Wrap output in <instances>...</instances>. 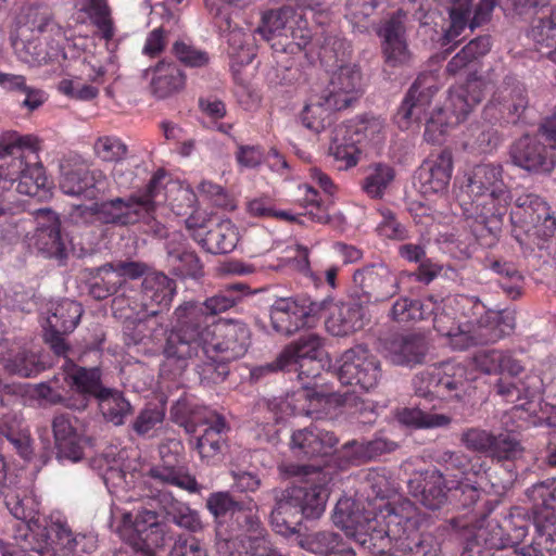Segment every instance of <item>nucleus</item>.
<instances>
[{
	"instance_id": "2f4dec72",
	"label": "nucleus",
	"mask_w": 556,
	"mask_h": 556,
	"mask_svg": "<svg viewBox=\"0 0 556 556\" xmlns=\"http://www.w3.org/2000/svg\"><path fill=\"white\" fill-rule=\"evenodd\" d=\"M90 212L96 220L105 225L129 226L141 220L146 223L141 207L131 194L127 198L116 197L94 202L90 206Z\"/></svg>"
},
{
	"instance_id": "49530a36",
	"label": "nucleus",
	"mask_w": 556,
	"mask_h": 556,
	"mask_svg": "<svg viewBox=\"0 0 556 556\" xmlns=\"http://www.w3.org/2000/svg\"><path fill=\"white\" fill-rule=\"evenodd\" d=\"M334 111L338 110L325 93L313 91L301 112L300 118L305 128L319 134L331 124V116Z\"/></svg>"
},
{
	"instance_id": "f3484780",
	"label": "nucleus",
	"mask_w": 556,
	"mask_h": 556,
	"mask_svg": "<svg viewBox=\"0 0 556 556\" xmlns=\"http://www.w3.org/2000/svg\"><path fill=\"white\" fill-rule=\"evenodd\" d=\"M382 377L380 362L363 345L345 351L338 378L342 384L359 387L364 391L375 389Z\"/></svg>"
},
{
	"instance_id": "bb28decb",
	"label": "nucleus",
	"mask_w": 556,
	"mask_h": 556,
	"mask_svg": "<svg viewBox=\"0 0 556 556\" xmlns=\"http://www.w3.org/2000/svg\"><path fill=\"white\" fill-rule=\"evenodd\" d=\"M160 454L161 463L150 468L148 473L150 478L162 484L174 485L189 493H200L201 485L195 477L189 472V468L177 452H170L169 447L161 446Z\"/></svg>"
},
{
	"instance_id": "8fccbe9b",
	"label": "nucleus",
	"mask_w": 556,
	"mask_h": 556,
	"mask_svg": "<svg viewBox=\"0 0 556 556\" xmlns=\"http://www.w3.org/2000/svg\"><path fill=\"white\" fill-rule=\"evenodd\" d=\"M396 177L395 168L384 162H375L365 169L361 190L371 200H381Z\"/></svg>"
},
{
	"instance_id": "603ef678",
	"label": "nucleus",
	"mask_w": 556,
	"mask_h": 556,
	"mask_svg": "<svg viewBox=\"0 0 556 556\" xmlns=\"http://www.w3.org/2000/svg\"><path fill=\"white\" fill-rule=\"evenodd\" d=\"M167 262L175 276L193 279L203 276V266L197 253L176 247L173 242L167 244Z\"/></svg>"
},
{
	"instance_id": "c9c22d12",
	"label": "nucleus",
	"mask_w": 556,
	"mask_h": 556,
	"mask_svg": "<svg viewBox=\"0 0 556 556\" xmlns=\"http://www.w3.org/2000/svg\"><path fill=\"white\" fill-rule=\"evenodd\" d=\"M152 74L150 91L156 99H166L181 91L186 86L185 72L173 61L163 59L144 71V77Z\"/></svg>"
},
{
	"instance_id": "69168bd1",
	"label": "nucleus",
	"mask_w": 556,
	"mask_h": 556,
	"mask_svg": "<svg viewBox=\"0 0 556 556\" xmlns=\"http://www.w3.org/2000/svg\"><path fill=\"white\" fill-rule=\"evenodd\" d=\"M397 419L401 424L415 429L446 428L452 422L448 415L425 412L418 407L403 408L399 412Z\"/></svg>"
},
{
	"instance_id": "13d9d810",
	"label": "nucleus",
	"mask_w": 556,
	"mask_h": 556,
	"mask_svg": "<svg viewBox=\"0 0 556 556\" xmlns=\"http://www.w3.org/2000/svg\"><path fill=\"white\" fill-rule=\"evenodd\" d=\"M307 548L320 556H355L354 549L343 540V538L333 532L319 531L307 538Z\"/></svg>"
},
{
	"instance_id": "4d7b16f0",
	"label": "nucleus",
	"mask_w": 556,
	"mask_h": 556,
	"mask_svg": "<svg viewBox=\"0 0 556 556\" xmlns=\"http://www.w3.org/2000/svg\"><path fill=\"white\" fill-rule=\"evenodd\" d=\"M363 148L348 134L342 126L336 130L329 152L337 162L340 163L339 169H350L355 167L361 161Z\"/></svg>"
},
{
	"instance_id": "0eeeda50",
	"label": "nucleus",
	"mask_w": 556,
	"mask_h": 556,
	"mask_svg": "<svg viewBox=\"0 0 556 556\" xmlns=\"http://www.w3.org/2000/svg\"><path fill=\"white\" fill-rule=\"evenodd\" d=\"M412 386L417 396L445 402L465 403L473 391L467 368L455 361L427 366L414 375Z\"/></svg>"
},
{
	"instance_id": "7ed1b4c3",
	"label": "nucleus",
	"mask_w": 556,
	"mask_h": 556,
	"mask_svg": "<svg viewBox=\"0 0 556 556\" xmlns=\"http://www.w3.org/2000/svg\"><path fill=\"white\" fill-rule=\"evenodd\" d=\"M503 166L480 163L464 175L458 195L465 218L481 244L493 245L502 231L511 194L503 179Z\"/></svg>"
},
{
	"instance_id": "20e7f679",
	"label": "nucleus",
	"mask_w": 556,
	"mask_h": 556,
	"mask_svg": "<svg viewBox=\"0 0 556 556\" xmlns=\"http://www.w3.org/2000/svg\"><path fill=\"white\" fill-rule=\"evenodd\" d=\"M285 472L300 480L276 496L270 523L277 533L289 536L300 531L304 519H318L324 514L331 477L320 468L296 464L286 465Z\"/></svg>"
},
{
	"instance_id": "1a4fd4ad",
	"label": "nucleus",
	"mask_w": 556,
	"mask_h": 556,
	"mask_svg": "<svg viewBox=\"0 0 556 556\" xmlns=\"http://www.w3.org/2000/svg\"><path fill=\"white\" fill-rule=\"evenodd\" d=\"M514 165L532 173H551L556 165V114L547 117L535 135H525L510 147Z\"/></svg>"
},
{
	"instance_id": "c85d7f7f",
	"label": "nucleus",
	"mask_w": 556,
	"mask_h": 556,
	"mask_svg": "<svg viewBox=\"0 0 556 556\" xmlns=\"http://www.w3.org/2000/svg\"><path fill=\"white\" fill-rule=\"evenodd\" d=\"M52 430L58 455L74 462L79 460L87 443L83 422L72 415L60 414L52 420Z\"/></svg>"
},
{
	"instance_id": "a19ab883",
	"label": "nucleus",
	"mask_w": 556,
	"mask_h": 556,
	"mask_svg": "<svg viewBox=\"0 0 556 556\" xmlns=\"http://www.w3.org/2000/svg\"><path fill=\"white\" fill-rule=\"evenodd\" d=\"M386 121L374 115H362L348 121L343 127L363 149L378 148L387 138Z\"/></svg>"
},
{
	"instance_id": "72a5a7b5",
	"label": "nucleus",
	"mask_w": 556,
	"mask_h": 556,
	"mask_svg": "<svg viewBox=\"0 0 556 556\" xmlns=\"http://www.w3.org/2000/svg\"><path fill=\"white\" fill-rule=\"evenodd\" d=\"M404 17L405 14L400 10L383 23L378 33L383 39L382 51L384 62L390 67L406 65L410 59V53L404 37Z\"/></svg>"
},
{
	"instance_id": "680f3d73",
	"label": "nucleus",
	"mask_w": 556,
	"mask_h": 556,
	"mask_svg": "<svg viewBox=\"0 0 556 556\" xmlns=\"http://www.w3.org/2000/svg\"><path fill=\"white\" fill-rule=\"evenodd\" d=\"M501 136L496 129L482 124L471 125L466 134L464 148L476 154H489L497 149Z\"/></svg>"
},
{
	"instance_id": "6ab92c4d",
	"label": "nucleus",
	"mask_w": 556,
	"mask_h": 556,
	"mask_svg": "<svg viewBox=\"0 0 556 556\" xmlns=\"http://www.w3.org/2000/svg\"><path fill=\"white\" fill-rule=\"evenodd\" d=\"M25 547L37 549L39 556H72L77 546L66 522L58 519L35 531L25 532Z\"/></svg>"
},
{
	"instance_id": "dca6fc26",
	"label": "nucleus",
	"mask_w": 556,
	"mask_h": 556,
	"mask_svg": "<svg viewBox=\"0 0 556 556\" xmlns=\"http://www.w3.org/2000/svg\"><path fill=\"white\" fill-rule=\"evenodd\" d=\"M355 293L359 302L376 304L399 293L397 276L384 264H370L353 275Z\"/></svg>"
},
{
	"instance_id": "423d86ee",
	"label": "nucleus",
	"mask_w": 556,
	"mask_h": 556,
	"mask_svg": "<svg viewBox=\"0 0 556 556\" xmlns=\"http://www.w3.org/2000/svg\"><path fill=\"white\" fill-rule=\"evenodd\" d=\"M208 336L200 343V346L191 351L189 355L169 349V340L164 345L165 362L162 365V371H169L174 376H179L187 367V362L200 354L218 364L228 363L242 357L251 341V331L249 327L239 320H222L208 328Z\"/></svg>"
},
{
	"instance_id": "de8ad7c7",
	"label": "nucleus",
	"mask_w": 556,
	"mask_h": 556,
	"mask_svg": "<svg viewBox=\"0 0 556 556\" xmlns=\"http://www.w3.org/2000/svg\"><path fill=\"white\" fill-rule=\"evenodd\" d=\"M523 452L520 442L511 437L509 433H500L494 435V442L490 448L489 455L496 459L501 467L507 471V478L501 481L503 488L508 484L517 477L514 460L519 458Z\"/></svg>"
},
{
	"instance_id": "473e14b6",
	"label": "nucleus",
	"mask_w": 556,
	"mask_h": 556,
	"mask_svg": "<svg viewBox=\"0 0 556 556\" xmlns=\"http://www.w3.org/2000/svg\"><path fill=\"white\" fill-rule=\"evenodd\" d=\"M338 443L339 438L332 431L312 424L294 431L290 445L296 456L313 458L330 454Z\"/></svg>"
},
{
	"instance_id": "a18cd8bd",
	"label": "nucleus",
	"mask_w": 556,
	"mask_h": 556,
	"mask_svg": "<svg viewBox=\"0 0 556 556\" xmlns=\"http://www.w3.org/2000/svg\"><path fill=\"white\" fill-rule=\"evenodd\" d=\"M362 302H343L337 306L327 320L329 332L337 337H345L364 328L365 309Z\"/></svg>"
},
{
	"instance_id": "0e129e2a",
	"label": "nucleus",
	"mask_w": 556,
	"mask_h": 556,
	"mask_svg": "<svg viewBox=\"0 0 556 556\" xmlns=\"http://www.w3.org/2000/svg\"><path fill=\"white\" fill-rule=\"evenodd\" d=\"M312 40L311 29L306 21L294 20L285 36L270 43L275 52L295 54L304 50Z\"/></svg>"
},
{
	"instance_id": "bf43d9fd",
	"label": "nucleus",
	"mask_w": 556,
	"mask_h": 556,
	"mask_svg": "<svg viewBox=\"0 0 556 556\" xmlns=\"http://www.w3.org/2000/svg\"><path fill=\"white\" fill-rule=\"evenodd\" d=\"M97 401L104 419L115 426L124 425L132 413L130 403L117 390L106 388Z\"/></svg>"
},
{
	"instance_id": "f8f14e48",
	"label": "nucleus",
	"mask_w": 556,
	"mask_h": 556,
	"mask_svg": "<svg viewBox=\"0 0 556 556\" xmlns=\"http://www.w3.org/2000/svg\"><path fill=\"white\" fill-rule=\"evenodd\" d=\"M299 191L302 195L298 199V203L303 207V212L294 214L291 211L278 210L269 197H260L248 201L247 211L251 216L258 218H275L295 223L299 222V217L307 216L312 222L327 223L329 216L318 191L307 184L299 186Z\"/></svg>"
},
{
	"instance_id": "39448f33",
	"label": "nucleus",
	"mask_w": 556,
	"mask_h": 556,
	"mask_svg": "<svg viewBox=\"0 0 556 556\" xmlns=\"http://www.w3.org/2000/svg\"><path fill=\"white\" fill-rule=\"evenodd\" d=\"M247 286L233 283L218 293L205 299L204 302L189 301L180 304L174 312L175 325L167 336L169 349L189 355L210 334L218 321L215 317L235 307L241 300Z\"/></svg>"
},
{
	"instance_id": "864d4df0",
	"label": "nucleus",
	"mask_w": 556,
	"mask_h": 556,
	"mask_svg": "<svg viewBox=\"0 0 556 556\" xmlns=\"http://www.w3.org/2000/svg\"><path fill=\"white\" fill-rule=\"evenodd\" d=\"M295 11L292 7L283 5L278 10H269L262 16V23L256 31L271 43L288 33L289 26L294 23Z\"/></svg>"
},
{
	"instance_id": "9b49d317",
	"label": "nucleus",
	"mask_w": 556,
	"mask_h": 556,
	"mask_svg": "<svg viewBox=\"0 0 556 556\" xmlns=\"http://www.w3.org/2000/svg\"><path fill=\"white\" fill-rule=\"evenodd\" d=\"M119 538L131 551H119L114 556H156L155 549L164 545L165 535L159 521V515L152 509L124 514L117 528Z\"/></svg>"
},
{
	"instance_id": "ea45409f",
	"label": "nucleus",
	"mask_w": 556,
	"mask_h": 556,
	"mask_svg": "<svg viewBox=\"0 0 556 556\" xmlns=\"http://www.w3.org/2000/svg\"><path fill=\"white\" fill-rule=\"evenodd\" d=\"M105 182V175L100 169H72L60 181L61 190L68 195H81L96 199Z\"/></svg>"
},
{
	"instance_id": "f03ea898",
	"label": "nucleus",
	"mask_w": 556,
	"mask_h": 556,
	"mask_svg": "<svg viewBox=\"0 0 556 556\" xmlns=\"http://www.w3.org/2000/svg\"><path fill=\"white\" fill-rule=\"evenodd\" d=\"M485 89L486 81L482 77H470L465 84L452 87L445 108H439L428 117L432 98L439 89L431 74H421L405 94L396 122L400 128H408L413 123L426 121L425 139L438 142L448 128L466 119L485 97Z\"/></svg>"
},
{
	"instance_id": "c03bdc74",
	"label": "nucleus",
	"mask_w": 556,
	"mask_h": 556,
	"mask_svg": "<svg viewBox=\"0 0 556 556\" xmlns=\"http://www.w3.org/2000/svg\"><path fill=\"white\" fill-rule=\"evenodd\" d=\"M517 208L523 212V219L533 227L542 226L545 236H552L556 230V216L547 203L539 195L523 193L515 200Z\"/></svg>"
},
{
	"instance_id": "c756f323",
	"label": "nucleus",
	"mask_w": 556,
	"mask_h": 556,
	"mask_svg": "<svg viewBox=\"0 0 556 556\" xmlns=\"http://www.w3.org/2000/svg\"><path fill=\"white\" fill-rule=\"evenodd\" d=\"M362 90L361 68L355 64L341 65L333 72L325 93L337 110L346 109L354 102Z\"/></svg>"
},
{
	"instance_id": "f704fd0d",
	"label": "nucleus",
	"mask_w": 556,
	"mask_h": 556,
	"mask_svg": "<svg viewBox=\"0 0 556 556\" xmlns=\"http://www.w3.org/2000/svg\"><path fill=\"white\" fill-rule=\"evenodd\" d=\"M191 236L205 251L212 254L230 253L239 241L238 229L229 219L220 220L210 228L204 226L195 228Z\"/></svg>"
},
{
	"instance_id": "4468645a",
	"label": "nucleus",
	"mask_w": 556,
	"mask_h": 556,
	"mask_svg": "<svg viewBox=\"0 0 556 556\" xmlns=\"http://www.w3.org/2000/svg\"><path fill=\"white\" fill-rule=\"evenodd\" d=\"M529 103L526 86L508 74L493 92L482 115L489 124L517 123Z\"/></svg>"
},
{
	"instance_id": "6e6d98bb",
	"label": "nucleus",
	"mask_w": 556,
	"mask_h": 556,
	"mask_svg": "<svg viewBox=\"0 0 556 556\" xmlns=\"http://www.w3.org/2000/svg\"><path fill=\"white\" fill-rule=\"evenodd\" d=\"M530 37L536 49L546 54L549 60L556 62V9L549 14L535 20L530 30Z\"/></svg>"
},
{
	"instance_id": "79ce46f5",
	"label": "nucleus",
	"mask_w": 556,
	"mask_h": 556,
	"mask_svg": "<svg viewBox=\"0 0 556 556\" xmlns=\"http://www.w3.org/2000/svg\"><path fill=\"white\" fill-rule=\"evenodd\" d=\"M0 363L9 372L22 377L35 376L41 369L34 353L8 339L0 342Z\"/></svg>"
},
{
	"instance_id": "b1692460",
	"label": "nucleus",
	"mask_w": 556,
	"mask_h": 556,
	"mask_svg": "<svg viewBox=\"0 0 556 556\" xmlns=\"http://www.w3.org/2000/svg\"><path fill=\"white\" fill-rule=\"evenodd\" d=\"M447 492L450 494L448 498L455 501L463 509H468V513L453 519V527L456 529H458L457 522L479 521V517H488L495 508L494 503L486 497V494L469 483L468 479L451 480Z\"/></svg>"
},
{
	"instance_id": "e2e57ef3",
	"label": "nucleus",
	"mask_w": 556,
	"mask_h": 556,
	"mask_svg": "<svg viewBox=\"0 0 556 556\" xmlns=\"http://www.w3.org/2000/svg\"><path fill=\"white\" fill-rule=\"evenodd\" d=\"M83 315L81 305L73 300L64 299L56 303L47 319L48 328L72 332Z\"/></svg>"
},
{
	"instance_id": "e433bc0d",
	"label": "nucleus",
	"mask_w": 556,
	"mask_h": 556,
	"mask_svg": "<svg viewBox=\"0 0 556 556\" xmlns=\"http://www.w3.org/2000/svg\"><path fill=\"white\" fill-rule=\"evenodd\" d=\"M390 361L400 366L421 364L428 353V344L424 336L417 333L394 336L387 343Z\"/></svg>"
},
{
	"instance_id": "09e8293b",
	"label": "nucleus",
	"mask_w": 556,
	"mask_h": 556,
	"mask_svg": "<svg viewBox=\"0 0 556 556\" xmlns=\"http://www.w3.org/2000/svg\"><path fill=\"white\" fill-rule=\"evenodd\" d=\"M165 177L166 174L164 170H157L153 174L141 193L131 194L138 203V206L141 207V213L146 218V224L154 223L151 228L157 237H163L165 235L164 227L160 223H156L153 216L156 203L160 202L159 197L162 194L163 190L166 191V186H164L163 182Z\"/></svg>"
},
{
	"instance_id": "4be33fe9",
	"label": "nucleus",
	"mask_w": 556,
	"mask_h": 556,
	"mask_svg": "<svg viewBox=\"0 0 556 556\" xmlns=\"http://www.w3.org/2000/svg\"><path fill=\"white\" fill-rule=\"evenodd\" d=\"M484 313V305L475 296L464 294L448 295L432 313L433 327L442 337L451 334L458 320H465Z\"/></svg>"
},
{
	"instance_id": "a211bd4d",
	"label": "nucleus",
	"mask_w": 556,
	"mask_h": 556,
	"mask_svg": "<svg viewBox=\"0 0 556 556\" xmlns=\"http://www.w3.org/2000/svg\"><path fill=\"white\" fill-rule=\"evenodd\" d=\"M64 380L70 387L74 401L68 402L67 408L84 410L91 400H98L106 387L102 384V372L99 367L86 368L67 359L63 366Z\"/></svg>"
},
{
	"instance_id": "ddd939ff",
	"label": "nucleus",
	"mask_w": 556,
	"mask_h": 556,
	"mask_svg": "<svg viewBox=\"0 0 556 556\" xmlns=\"http://www.w3.org/2000/svg\"><path fill=\"white\" fill-rule=\"evenodd\" d=\"M176 293V283L173 279L163 273H151L144 276L140 295V304L136 300L130 301L132 296L126 295L125 291L121 296L113 300V306L116 309L124 308V303L132 314L139 316H155L165 308H168Z\"/></svg>"
},
{
	"instance_id": "412c9836",
	"label": "nucleus",
	"mask_w": 556,
	"mask_h": 556,
	"mask_svg": "<svg viewBox=\"0 0 556 556\" xmlns=\"http://www.w3.org/2000/svg\"><path fill=\"white\" fill-rule=\"evenodd\" d=\"M479 521L460 523L457 522L458 530L464 531L466 545L464 551L469 548L479 549V556L490 555L500 548L514 547L510 539L496 520L486 521V517H479Z\"/></svg>"
},
{
	"instance_id": "aec40b11",
	"label": "nucleus",
	"mask_w": 556,
	"mask_h": 556,
	"mask_svg": "<svg viewBox=\"0 0 556 556\" xmlns=\"http://www.w3.org/2000/svg\"><path fill=\"white\" fill-rule=\"evenodd\" d=\"M144 267L137 262L111 263L93 268L92 282L89 293L96 300H104L115 294L121 288H126L127 278L136 279L142 276Z\"/></svg>"
},
{
	"instance_id": "f257e3e1",
	"label": "nucleus",
	"mask_w": 556,
	"mask_h": 556,
	"mask_svg": "<svg viewBox=\"0 0 556 556\" xmlns=\"http://www.w3.org/2000/svg\"><path fill=\"white\" fill-rule=\"evenodd\" d=\"M379 513L361 510L356 502L341 498L336 504L332 521L363 548L388 546L407 556H440V543L431 533H407L410 517L400 515L390 503L379 505Z\"/></svg>"
},
{
	"instance_id": "6e6552de",
	"label": "nucleus",
	"mask_w": 556,
	"mask_h": 556,
	"mask_svg": "<svg viewBox=\"0 0 556 556\" xmlns=\"http://www.w3.org/2000/svg\"><path fill=\"white\" fill-rule=\"evenodd\" d=\"M515 328V317L506 311H486L478 316L458 320L457 327L447 334V344L456 351L473 345L488 344L508 336Z\"/></svg>"
},
{
	"instance_id": "37998d69",
	"label": "nucleus",
	"mask_w": 556,
	"mask_h": 556,
	"mask_svg": "<svg viewBox=\"0 0 556 556\" xmlns=\"http://www.w3.org/2000/svg\"><path fill=\"white\" fill-rule=\"evenodd\" d=\"M299 399L305 401L300 412L314 419L331 418L338 408L346 405L348 399L336 392H319L315 388L300 391Z\"/></svg>"
},
{
	"instance_id": "7c9ffc66",
	"label": "nucleus",
	"mask_w": 556,
	"mask_h": 556,
	"mask_svg": "<svg viewBox=\"0 0 556 556\" xmlns=\"http://www.w3.org/2000/svg\"><path fill=\"white\" fill-rule=\"evenodd\" d=\"M447 486H451V481H446L437 469L416 472L408 481L409 494L431 510L441 508L447 501Z\"/></svg>"
},
{
	"instance_id": "774afa93",
	"label": "nucleus",
	"mask_w": 556,
	"mask_h": 556,
	"mask_svg": "<svg viewBox=\"0 0 556 556\" xmlns=\"http://www.w3.org/2000/svg\"><path fill=\"white\" fill-rule=\"evenodd\" d=\"M226 532L224 528H216V551L219 556H251L252 542L256 536L248 535L239 539L232 534L226 535Z\"/></svg>"
},
{
	"instance_id": "58836bf2",
	"label": "nucleus",
	"mask_w": 556,
	"mask_h": 556,
	"mask_svg": "<svg viewBox=\"0 0 556 556\" xmlns=\"http://www.w3.org/2000/svg\"><path fill=\"white\" fill-rule=\"evenodd\" d=\"M552 382V378L542 377L535 372H529L517 382L506 378H500L494 388L496 393L506 402L516 403L522 399L531 400L543 393L545 388Z\"/></svg>"
},
{
	"instance_id": "2eb2a0df",
	"label": "nucleus",
	"mask_w": 556,
	"mask_h": 556,
	"mask_svg": "<svg viewBox=\"0 0 556 556\" xmlns=\"http://www.w3.org/2000/svg\"><path fill=\"white\" fill-rule=\"evenodd\" d=\"M327 300L313 302L308 299L281 298L270 307V320L276 332L291 336L305 327H313Z\"/></svg>"
},
{
	"instance_id": "393cba45",
	"label": "nucleus",
	"mask_w": 556,
	"mask_h": 556,
	"mask_svg": "<svg viewBox=\"0 0 556 556\" xmlns=\"http://www.w3.org/2000/svg\"><path fill=\"white\" fill-rule=\"evenodd\" d=\"M450 8V26L442 37V45L446 46L457 38L469 27L471 30L481 26L491 18V14L495 8L496 0H480L477 4L473 16H470L471 0H447Z\"/></svg>"
},
{
	"instance_id": "4c0bfd02",
	"label": "nucleus",
	"mask_w": 556,
	"mask_h": 556,
	"mask_svg": "<svg viewBox=\"0 0 556 556\" xmlns=\"http://www.w3.org/2000/svg\"><path fill=\"white\" fill-rule=\"evenodd\" d=\"M4 503L10 513L18 520H22L24 533L40 529L39 507L40 502L31 490L16 489L14 491L4 490Z\"/></svg>"
},
{
	"instance_id": "3c124183",
	"label": "nucleus",
	"mask_w": 556,
	"mask_h": 556,
	"mask_svg": "<svg viewBox=\"0 0 556 556\" xmlns=\"http://www.w3.org/2000/svg\"><path fill=\"white\" fill-rule=\"evenodd\" d=\"M484 267L498 276V285L509 298L521 294L525 278L514 263L490 255L484 258Z\"/></svg>"
},
{
	"instance_id": "9d476101",
	"label": "nucleus",
	"mask_w": 556,
	"mask_h": 556,
	"mask_svg": "<svg viewBox=\"0 0 556 556\" xmlns=\"http://www.w3.org/2000/svg\"><path fill=\"white\" fill-rule=\"evenodd\" d=\"M323 339L316 333H307L287 345L278 355L282 371L296 372V379L306 391L317 387L325 363L323 361Z\"/></svg>"
},
{
	"instance_id": "a878e982",
	"label": "nucleus",
	"mask_w": 556,
	"mask_h": 556,
	"mask_svg": "<svg viewBox=\"0 0 556 556\" xmlns=\"http://www.w3.org/2000/svg\"><path fill=\"white\" fill-rule=\"evenodd\" d=\"M454 162L451 150L431 153L419 166L417 179L424 195L442 194L450 185Z\"/></svg>"
},
{
	"instance_id": "5701e85b",
	"label": "nucleus",
	"mask_w": 556,
	"mask_h": 556,
	"mask_svg": "<svg viewBox=\"0 0 556 556\" xmlns=\"http://www.w3.org/2000/svg\"><path fill=\"white\" fill-rule=\"evenodd\" d=\"M36 222L34 245L37 251L45 257L64 262L68 256V250L61 231L59 215L52 210L41 208L37 212Z\"/></svg>"
},
{
	"instance_id": "cd10ccee",
	"label": "nucleus",
	"mask_w": 556,
	"mask_h": 556,
	"mask_svg": "<svg viewBox=\"0 0 556 556\" xmlns=\"http://www.w3.org/2000/svg\"><path fill=\"white\" fill-rule=\"evenodd\" d=\"M202 433L195 437L194 448L201 460L207 465H216L222 460L227 442L229 427L223 415L210 413L204 415Z\"/></svg>"
},
{
	"instance_id": "052dcab7",
	"label": "nucleus",
	"mask_w": 556,
	"mask_h": 556,
	"mask_svg": "<svg viewBox=\"0 0 556 556\" xmlns=\"http://www.w3.org/2000/svg\"><path fill=\"white\" fill-rule=\"evenodd\" d=\"M491 49V37L479 36L470 40L446 65V73L456 75L471 63L484 56Z\"/></svg>"
},
{
	"instance_id": "338daca9",
	"label": "nucleus",
	"mask_w": 556,
	"mask_h": 556,
	"mask_svg": "<svg viewBox=\"0 0 556 556\" xmlns=\"http://www.w3.org/2000/svg\"><path fill=\"white\" fill-rule=\"evenodd\" d=\"M165 201L172 212L177 216L191 215L197 207L195 192L188 185L169 182L166 185Z\"/></svg>"
},
{
	"instance_id": "5fc2aeb1",
	"label": "nucleus",
	"mask_w": 556,
	"mask_h": 556,
	"mask_svg": "<svg viewBox=\"0 0 556 556\" xmlns=\"http://www.w3.org/2000/svg\"><path fill=\"white\" fill-rule=\"evenodd\" d=\"M437 302L432 298L418 300L400 298L392 306L390 317L397 323L418 321L432 316Z\"/></svg>"
}]
</instances>
